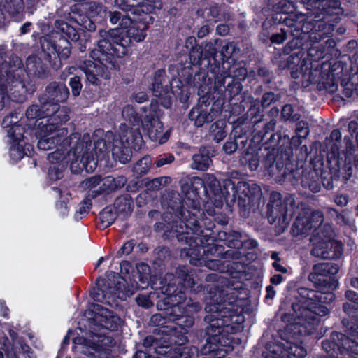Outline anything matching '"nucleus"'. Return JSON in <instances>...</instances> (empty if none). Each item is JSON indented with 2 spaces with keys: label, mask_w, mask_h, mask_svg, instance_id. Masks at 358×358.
I'll use <instances>...</instances> for the list:
<instances>
[{
  "label": "nucleus",
  "mask_w": 358,
  "mask_h": 358,
  "mask_svg": "<svg viewBox=\"0 0 358 358\" xmlns=\"http://www.w3.org/2000/svg\"><path fill=\"white\" fill-rule=\"evenodd\" d=\"M299 293V303H294L292 305L294 313L292 315V320L289 319V315H285L282 317L283 321L289 322L285 328V333L288 336L282 343L287 358L291 356L304 358L306 356L307 351L302 345L301 336L312 334L319 324L320 317L329 313L325 306H314L317 310L309 308V301L319 297L315 292L302 289Z\"/></svg>",
  "instance_id": "obj_1"
},
{
  "label": "nucleus",
  "mask_w": 358,
  "mask_h": 358,
  "mask_svg": "<svg viewBox=\"0 0 358 358\" xmlns=\"http://www.w3.org/2000/svg\"><path fill=\"white\" fill-rule=\"evenodd\" d=\"M64 136H62L60 141L55 144L59 145L61 149L57 148L49 154L48 159L52 163L63 160L66 157V153L62 151V149L66 145L70 146L68 154L73 157L71 163L73 172L78 173L84 169L87 172L93 171L96 166L97 160L105 159L108 154L106 141L101 138L96 139V135L93 136V144L89 134H84L83 136L73 134L69 138L65 139H63Z\"/></svg>",
  "instance_id": "obj_2"
},
{
  "label": "nucleus",
  "mask_w": 358,
  "mask_h": 358,
  "mask_svg": "<svg viewBox=\"0 0 358 358\" xmlns=\"http://www.w3.org/2000/svg\"><path fill=\"white\" fill-rule=\"evenodd\" d=\"M39 108L41 120L36 128L38 148L48 150L60 141L62 136L66 135L67 130L61 126L69 120V110L66 107H60L56 103L43 101Z\"/></svg>",
  "instance_id": "obj_3"
},
{
  "label": "nucleus",
  "mask_w": 358,
  "mask_h": 358,
  "mask_svg": "<svg viewBox=\"0 0 358 358\" xmlns=\"http://www.w3.org/2000/svg\"><path fill=\"white\" fill-rule=\"evenodd\" d=\"M147 15L143 19L145 20ZM148 26L145 21H132L127 29L120 30L111 29L109 31L100 30V39L98 45L101 51L112 54L116 57H122L128 52V49L132 42L143 41L145 36Z\"/></svg>",
  "instance_id": "obj_4"
},
{
  "label": "nucleus",
  "mask_w": 358,
  "mask_h": 358,
  "mask_svg": "<svg viewBox=\"0 0 358 358\" xmlns=\"http://www.w3.org/2000/svg\"><path fill=\"white\" fill-rule=\"evenodd\" d=\"M171 287V282H169L166 286L163 285L160 287L162 292L166 296L162 301L157 303V307L162 309L163 305L166 306L164 308L165 314L169 320L175 322L180 327H189L194 324V319L191 315L198 312L201 306L198 303H190V301L183 306L182 301L185 297L184 293L178 292L172 294Z\"/></svg>",
  "instance_id": "obj_5"
},
{
  "label": "nucleus",
  "mask_w": 358,
  "mask_h": 358,
  "mask_svg": "<svg viewBox=\"0 0 358 358\" xmlns=\"http://www.w3.org/2000/svg\"><path fill=\"white\" fill-rule=\"evenodd\" d=\"M322 347L326 358H354L358 355V324H353L348 335L332 333L330 338L322 341Z\"/></svg>",
  "instance_id": "obj_6"
},
{
  "label": "nucleus",
  "mask_w": 358,
  "mask_h": 358,
  "mask_svg": "<svg viewBox=\"0 0 358 358\" xmlns=\"http://www.w3.org/2000/svg\"><path fill=\"white\" fill-rule=\"evenodd\" d=\"M337 272V266L334 264L320 263L314 265L313 272L310 273L308 279L315 284H319L320 282L322 280L324 285V287L320 288V292L313 290L319 297L315 298L314 300L309 301L310 303L309 308H312V310H317L314 306H324L322 303H329L334 299V295L331 291L335 288V284L334 282H332L330 278H327V276L329 274L333 275ZM302 289L303 288H300L299 292H300V290ZM305 289H307V288ZM308 290H309V289H308ZM310 291H312V289H310ZM299 299L300 293H299L296 303H299Z\"/></svg>",
  "instance_id": "obj_7"
},
{
  "label": "nucleus",
  "mask_w": 358,
  "mask_h": 358,
  "mask_svg": "<svg viewBox=\"0 0 358 358\" xmlns=\"http://www.w3.org/2000/svg\"><path fill=\"white\" fill-rule=\"evenodd\" d=\"M120 134L113 137L112 153L122 164L129 162L131 157V150H138L143 143V138L138 129H129L125 125L120 127Z\"/></svg>",
  "instance_id": "obj_8"
},
{
  "label": "nucleus",
  "mask_w": 358,
  "mask_h": 358,
  "mask_svg": "<svg viewBox=\"0 0 358 358\" xmlns=\"http://www.w3.org/2000/svg\"><path fill=\"white\" fill-rule=\"evenodd\" d=\"M91 57L94 60L85 61L80 65V69L90 83L98 85L101 78H110L109 69L115 68V62L110 57H115V55L103 52L98 46L97 50H94L91 52Z\"/></svg>",
  "instance_id": "obj_9"
},
{
  "label": "nucleus",
  "mask_w": 358,
  "mask_h": 358,
  "mask_svg": "<svg viewBox=\"0 0 358 358\" xmlns=\"http://www.w3.org/2000/svg\"><path fill=\"white\" fill-rule=\"evenodd\" d=\"M157 106L152 103L149 112L145 109L144 110L145 115L141 120V124L143 130L152 141H158L159 144H163L168 139L169 135L166 134L161 136L163 126L159 120V111L157 110Z\"/></svg>",
  "instance_id": "obj_10"
},
{
  "label": "nucleus",
  "mask_w": 358,
  "mask_h": 358,
  "mask_svg": "<svg viewBox=\"0 0 358 358\" xmlns=\"http://www.w3.org/2000/svg\"><path fill=\"white\" fill-rule=\"evenodd\" d=\"M323 214L320 210H308L300 213L293 224L292 231L294 236H306L312 229L318 230L323 222Z\"/></svg>",
  "instance_id": "obj_11"
},
{
  "label": "nucleus",
  "mask_w": 358,
  "mask_h": 358,
  "mask_svg": "<svg viewBox=\"0 0 358 358\" xmlns=\"http://www.w3.org/2000/svg\"><path fill=\"white\" fill-rule=\"evenodd\" d=\"M152 92L156 102H160L161 105L166 108L171 106L173 93L169 81L161 76L160 72L155 74Z\"/></svg>",
  "instance_id": "obj_12"
},
{
  "label": "nucleus",
  "mask_w": 358,
  "mask_h": 358,
  "mask_svg": "<svg viewBox=\"0 0 358 358\" xmlns=\"http://www.w3.org/2000/svg\"><path fill=\"white\" fill-rule=\"evenodd\" d=\"M93 311L94 320L106 329L115 330L121 323V319L117 315L101 305L94 306Z\"/></svg>",
  "instance_id": "obj_13"
},
{
  "label": "nucleus",
  "mask_w": 358,
  "mask_h": 358,
  "mask_svg": "<svg viewBox=\"0 0 358 358\" xmlns=\"http://www.w3.org/2000/svg\"><path fill=\"white\" fill-rule=\"evenodd\" d=\"M153 0H115V4L119 8L126 10L132 11L136 14L140 11L147 14L150 13L155 6Z\"/></svg>",
  "instance_id": "obj_14"
},
{
  "label": "nucleus",
  "mask_w": 358,
  "mask_h": 358,
  "mask_svg": "<svg viewBox=\"0 0 358 358\" xmlns=\"http://www.w3.org/2000/svg\"><path fill=\"white\" fill-rule=\"evenodd\" d=\"M331 250H324L320 247L319 242L317 241L315 247L311 250V254L322 259H334L338 257L343 251L342 245L340 242L333 240L330 242Z\"/></svg>",
  "instance_id": "obj_15"
},
{
  "label": "nucleus",
  "mask_w": 358,
  "mask_h": 358,
  "mask_svg": "<svg viewBox=\"0 0 358 358\" xmlns=\"http://www.w3.org/2000/svg\"><path fill=\"white\" fill-rule=\"evenodd\" d=\"M46 94L52 101L64 102L68 99L69 91L64 83L54 82L46 87Z\"/></svg>",
  "instance_id": "obj_16"
},
{
  "label": "nucleus",
  "mask_w": 358,
  "mask_h": 358,
  "mask_svg": "<svg viewBox=\"0 0 358 358\" xmlns=\"http://www.w3.org/2000/svg\"><path fill=\"white\" fill-rule=\"evenodd\" d=\"M194 182L205 187H209L215 196H219L220 199L224 195V192L220 189V182L211 174H206L203 179L196 178L194 179Z\"/></svg>",
  "instance_id": "obj_17"
},
{
  "label": "nucleus",
  "mask_w": 358,
  "mask_h": 358,
  "mask_svg": "<svg viewBox=\"0 0 358 358\" xmlns=\"http://www.w3.org/2000/svg\"><path fill=\"white\" fill-rule=\"evenodd\" d=\"M101 178L96 176L86 179L82 183L83 187L87 191V198H95L103 193Z\"/></svg>",
  "instance_id": "obj_18"
},
{
  "label": "nucleus",
  "mask_w": 358,
  "mask_h": 358,
  "mask_svg": "<svg viewBox=\"0 0 358 358\" xmlns=\"http://www.w3.org/2000/svg\"><path fill=\"white\" fill-rule=\"evenodd\" d=\"M24 9L23 0H0V10L10 15L20 13Z\"/></svg>",
  "instance_id": "obj_19"
},
{
  "label": "nucleus",
  "mask_w": 358,
  "mask_h": 358,
  "mask_svg": "<svg viewBox=\"0 0 358 358\" xmlns=\"http://www.w3.org/2000/svg\"><path fill=\"white\" fill-rule=\"evenodd\" d=\"M26 69L29 74H32L38 78L43 77L45 74L46 69L41 63L39 58L36 56H31L27 58L26 62Z\"/></svg>",
  "instance_id": "obj_20"
},
{
  "label": "nucleus",
  "mask_w": 358,
  "mask_h": 358,
  "mask_svg": "<svg viewBox=\"0 0 358 358\" xmlns=\"http://www.w3.org/2000/svg\"><path fill=\"white\" fill-rule=\"evenodd\" d=\"M192 159V168L201 171L206 170L211 162V159L205 148L200 149L199 153L193 156Z\"/></svg>",
  "instance_id": "obj_21"
},
{
  "label": "nucleus",
  "mask_w": 358,
  "mask_h": 358,
  "mask_svg": "<svg viewBox=\"0 0 358 358\" xmlns=\"http://www.w3.org/2000/svg\"><path fill=\"white\" fill-rule=\"evenodd\" d=\"M114 206L116 213L122 216L130 215L133 210V201L129 196H122L115 201Z\"/></svg>",
  "instance_id": "obj_22"
},
{
  "label": "nucleus",
  "mask_w": 358,
  "mask_h": 358,
  "mask_svg": "<svg viewBox=\"0 0 358 358\" xmlns=\"http://www.w3.org/2000/svg\"><path fill=\"white\" fill-rule=\"evenodd\" d=\"M348 302L343 304V310L351 317H355L358 312V294L354 291L348 290L345 292Z\"/></svg>",
  "instance_id": "obj_23"
},
{
  "label": "nucleus",
  "mask_w": 358,
  "mask_h": 358,
  "mask_svg": "<svg viewBox=\"0 0 358 358\" xmlns=\"http://www.w3.org/2000/svg\"><path fill=\"white\" fill-rule=\"evenodd\" d=\"M5 51L3 48H0V79L2 80L5 76H8L12 71H14V69L20 68L22 65V61L18 57H13L12 58L14 65L10 66V69H8V64L6 61H3L5 56Z\"/></svg>",
  "instance_id": "obj_24"
},
{
  "label": "nucleus",
  "mask_w": 358,
  "mask_h": 358,
  "mask_svg": "<svg viewBox=\"0 0 358 358\" xmlns=\"http://www.w3.org/2000/svg\"><path fill=\"white\" fill-rule=\"evenodd\" d=\"M126 180L124 177H119L115 178L113 176H107L101 178L102 190L103 193L114 191L118 188L124 186Z\"/></svg>",
  "instance_id": "obj_25"
},
{
  "label": "nucleus",
  "mask_w": 358,
  "mask_h": 358,
  "mask_svg": "<svg viewBox=\"0 0 358 358\" xmlns=\"http://www.w3.org/2000/svg\"><path fill=\"white\" fill-rule=\"evenodd\" d=\"M189 118L191 120L194 121L196 127H201L204 123L212 120L208 112L201 108H192L189 113Z\"/></svg>",
  "instance_id": "obj_26"
},
{
  "label": "nucleus",
  "mask_w": 358,
  "mask_h": 358,
  "mask_svg": "<svg viewBox=\"0 0 358 358\" xmlns=\"http://www.w3.org/2000/svg\"><path fill=\"white\" fill-rule=\"evenodd\" d=\"M109 18L112 24H119L120 27L117 29L121 31L127 29L128 26L132 24V20L129 17L124 15L118 11L110 12Z\"/></svg>",
  "instance_id": "obj_27"
},
{
  "label": "nucleus",
  "mask_w": 358,
  "mask_h": 358,
  "mask_svg": "<svg viewBox=\"0 0 358 358\" xmlns=\"http://www.w3.org/2000/svg\"><path fill=\"white\" fill-rule=\"evenodd\" d=\"M116 293H113V291L107 292L105 289L98 287L91 292V296L94 301L110 303L113 302L115 295Z\"/></svg>",
  "instance_id": "obj_28"
},
{
  "label": "nucleus",
  "mask_w": 358,
  "mask_h": 358,
  "mask_svg": "<svg viewBox=\"0 0 358 358\" xmlns=\"http://www.w3.org/2000/svg\"><path fill=\"white\" fill-rule=\"evenodd\" d=\"M54 50L60 59H66L71 54V44L65 38H59L57 43L52 45Z\"/></svg>",
  "instance_id": "obj_29"
},
{
  "label": "nucleus",
  "mask_w": 358,
  "mask_h": 358,
  "mask_svg": "<svg viewBox=\"0 0 358 358\" xmlns=\"http://www.w3.org/2000/svg\"><path fill=\"white\" fill-rule=\"evenodd\" d=\"M264 356V358H287L282 343L269 345Z\"/></svg>",
  "instance_id": "obj_30"
},
{
  "label": "nucleus",
  "mask_w": 358,
  "mask_h": 358,
  "mask_svg": "<svg viewBox=\"0 0 358 358\" xmlns=\"http://www.w3.org/2000/svg\"><path fill=\"white\" fill-rule=\"evenodd\" d=\"M317 241L319 242L320 247H323L324 250H331L330 242L333 241L331 238V231H327L326 235H320V231L317 233V236H314L310 238V242L313 243V247H315Z\"/></svg>",
  "instance_id": "obj_31"
},
{
  "label": "nucleus",
  "mask_w": 358,
  "mask_h": 358,
  "mask_svg": "<svg viewBox=\"0 0 358 358\" xmlns=\"http://www.w3.org/2000/svg\"><path fill=\"white\" fill-rule=\"evenodd\" d=\"M116 217V212L110 207L105 208L99 214V220L103 227H108L112 224Z\"/></svg>",
  "instance_id": "obj_32"
},
{
  "label": "nucleus",
  "mask_w": 358,
  "mask_h": 358,
  "mask_svg": "<svg viewBox=\"0 0 358 358\" xmlns=\"http://www.w3.org/2000/svg\"><path fill=\"white\" fill-rule=\"evenodd\" d=\"M24 129L20 124H15L8 130V134L13 143H24Z\"/></svg>",
  "instance_id": "obj_33"
},
{
  "label": "nucleus",
  "mask_w": 358,
  "mask_h": 358,
  "mask_svg": "<svg viewBox=\"0 0 358 358\" xmlns=\"http://www.w3.org/2000/svg\"><path fill=\"white\" fill-rule=\"evenodd\" d=\"M99 340H96L94 337L92 338V343L89 344L91 348L94 349L96 348V343H98ZM74 343L76 345V348L78 351L85 354H92L91 352H88L85 350L86 346L88 345V341L83 337H77L74 339Z\"/></svg>",
  "instance_id": "obj_34"
},
{
  "label": "nucleus",
  "mask_w": 358,
  "mask_h": 358,
  "mask_svg": "<svg viewBox=\"0 0 358 358\" xmlns=\"http://www.w3.org/2000/svg\"><path fill=\"white\" fill-rule=\"evenodd\" d=\"M177 274L180 278V282L182 281L185 287L192 288L194 285L193 274L189 273L185 266L179 267Z\"/></svg>",
  "instance_id": "obj_35"
},
{
  "label": "nucleus",
  "mask_w": 358,
  "mask_h": 358,
  "mask_svg": "<svg viewBox=\"0 0 358 358\" xmlns=\"http://www.w3.org/2000/svg\"><path fill=\"white\" fill-rule=\"evenodd\" d=\"M57 27L60 31L69 39L72 41H77L79 38V35L77 31L69 24L65 22H57Z\"/></svg>",
  "instance_id": "obj_36"
},
{
  "label": "nucleus",
  "mask_w": 358,
  "mask_h": 358,
  "mask_svg": "<svg viewBox=\"0 0 358 358\" xmlns=\"http://www.w3.org/2000/svg\"><path fill=\"white\" fill-rule=\"evenodd\" d=\"M24 143H13L10 148V155L12 159L17 162L22 159L27 154L24 148Z\"/></svg>",
  "instance_id": "obj_37"
},
{
  "label": "nucleus",
  "mask_w": 358,
  "mask_h": 358,
  "mask_svg": "<svg viewBox=\"0 0 358 358\" xmlns=\"http://www.w3.org/2000/svg\"><path fill=\"white\" fill-rule=\"evenodd\" d=\"M151 159L149 157H144L134 166V171L139 176L146 174L150 167Z\"/></svg>",
  "instance_id": "obj_38"
},
{
  "label": "nucleus",
  "mask_w": 358,
  "mask_h": 358,
  "mask_svg": "<svg viewBox=\"0 0 358 358\" xmlns=\"http://www.w3.org/2000/svg\"><path fill=\"white\" fill-rule=\"evenodd\" d=\"M122 114L125 120L132 123L133 124H138L141 122L142 120L138 118L134 108L131 106H125L122 110Z\"/></svg>",
  "instance_id": "obj_39"
},
{
  "label": "nucleus",
  "mask_w": 358,
  "mask_h": 358,
  "mask_svg": "<svg viewBox=\"0 0 358 358\" xmlns=\"http://www.w3.org/2000/svg\"><path fill=\"white\" fill-rule=\"evenodd\" d=\"M91 206L92 203L90 199L86 198L83 200L74 214L75 219L81 220L88 213Z\"/></svg>",
  "instance_id": "obj_40"
},
{
  "label": "nucleus",
  "mask_w": 358,
  "mask_h": 358,
  "mask_svg": "<svg viewBox=\"0 0 358 358\" xmlns=\"http://www.w3.org/2000/svg\"><path fill=\"white\" fill-rule=\"evenodd\" d=\"M90 15L92 17L100 16L104 17L106 14V8L99 3H92L90 6Z\"/></svg>",
  "instance_id": "obj_41"
},
{
  "label": "nucleus",
  "mask_w": 358,
  "mask_h": 358,
  "mask_svg": "<svg viewBox=\"0 0 358 358\" xmlns=\"http://www.w3.org/2000/svg\"><path fill=\"white\" fill-rule=\"evenodd\" d=\"M26 116L27 119L29 120L37 119L36 123L38 124V122L41 120V113L39 106H31L26 111ZM36 126L38 127V124H36Z\"/></svg>",
  "instance_id": "obj_42"
},
{
  "label": "nucleus",
  "mask_w": 358,
  "mask_h": 358,
  "mask_svg": "<svg viewBox=\"0 0 358 358\" xmlns=\"http://www.w3.org/2000/svg\"><path fill=\"white\" fill-rule=\"evenodd\" d=\"M69 85L71 88L72 95L73 96H79L83 87L80 77L74 76L71 78L69 81Z\"/></svg>",
  "instance_id": "obj_43"
},
{
  "label": "nucleus",
  "mask_w": 358,
  "mask_h": 358,
  "mask_svg": "<svg viewBox=\"0 0 358 358\" xmlns=\"http://www.w3.org/2000/svg\"><path fill=\"white\" fill-rule=\"evenodd\" d=\"M137 270L140 273V280L143 283L147 282L150 278V271L149 266L143 263L138 264L137 266Z\"/></svg>",
  "instance_id": "obj_44"
},
{
  "label": "nucleus",
  "mask_w": 358,
  "mask_h": 358,
  "mask_svg": "<svg viewBox=\"0 0 358 358\" xmlns=\"http://www.w3.org/2000/svg\"><path fill=\"white\" fill-rule=\"evenodd\" d=\"M282 117L285 120L296 121L299 119V116L297 114L293 115V108L291 105L289 104L284 106L282 108Z\"/></svg>",
  "instance_id": "obj_45"
},
{
  "label": "nucleus",
  "mask_w": 358,
  "mask_h": 358,
  "mask_svg": "<svg viewBox=\"0 0 358 358\" xmlns=\"http://www.w3.org/2000/svg\"><path fill=\"white\" fill-rule=\"evenodd\" d=\"M296 131L299 137L306 138L309 134V128L307 122L301 121L297 123Z\"/></svg>",
  "instance_id": "obj_46"
},
{
  "label": "nucleus",
  "mask_w": 358,
  "mask_h": 358,
  "mask_svg": "<svg viewBox=\"0 0 358 358\" xmlns=\"http://www.w3.org/2000/svg\"><path fill=\"white\" fill-rule=\"evenodd\" d=\"M170 182L171 178L169 177L163 176L152 180L151 182V185L152 187L155 189H160L162 187H165Z\"/></svg>",
  "instance_id": "obj_47"
},
{
  "label": "nucleus",
  "mask_w": 358,
  "mask_h": 358,
  "mask_svg": "<svg viewBox=\"0 0 358 358\" xmlns=\"http://www.w3.org/2000/svg\"><path fill=\"white\" fill-rule=\"evenodd\" d=\"M341 133L338 129H334L332 131L330 138L332 141H334V151L338 150L339 148V146L341 145Z\"/></svg>",
  "instance_id": "obj_48"
},
{
  "label": "nucleus",
  "mask_w": 358,
  "mask_h": 358,
  "mask_svg": "<svg viewBox=\"0 0 358 358\" xmlns=\"http://www.w3.org/2000/svg\"><path fill=\"white\" fill-rule=\"evenodd\" d=\"M136 300L138 306L145 308H148L153 305L152 302L150 299V297L146 295H140L136 297Z\"/></svg>",
  "instance_id": "obj_49"
},
{
  "label": "nucleus",
  "mask_w": 358,
  "mask_h": 358,
  "mask_svg": "<svg viewBox=\"0 0 358 358\" xmlns=\"http://www.w3.org/2000/svg\"><path fill=\"white\" fill-rule=\"evenodd\" d=\"M231 71H233V76L240 80H243L247 75V69L244 67H236L235 66L232 67Z\"/></svg>",
  "instance_id": "obj_50"
},
{
  "label": "nucleus",
  "mask_w": 358,
  "mask_h": 358,
  "mask_svg": "<svg viewBox=\"0 0 358 358\" xmlns=\"http://www.w3.org/2000/svg\"><path fill=\"white\" fill-rule=\"evenodd\" d=\"M173 160L174 157L173 155L160 156L156 161V166L157 167H161L165 164H171Z\"/></svg>",
  "instance_id": "obj_51"
},
{
  "label": "nucleus",
  "mask_w": 358,
  "mask_h": 358,
  "mask_svg": "<svg viewBox=\"0 0 358 358\" xmlns=\"http://www.w3.org/2000/svg\"><path fill=\"white\" fill-rule=\"evenodd\" d=\"M275 100V94L273 92H268L264 94L262 101L263 107H268Z\"/></svg>",
  "instance_id": "obj_52"
},
{
  "label": "nucleus",
  "mask_w": 358,
  "mask_h": 358,
  "mask_svg": "<svg viewBox=\"0 0 358 358\" xmlns=\"http://www.w3.org/2000/svg\"><path fill=\"white\" fill-rule=\"evenodd\" d=\"M238 145L234 141H228L223 145V150L227 154H231L237 150Z\"/></svg>",
  "instance_id": "obj_53"
},
{
  "label": "nucleus",
  "mask_w": 358,
  "mask_h": 358,
  "mask_svg": "<svg viewBox=\"0 0 358 358\" xmlns=\"http://www.w3.org/2000/svg\"><path fill=\"white\" fill-rule=\"evenodd\" d=\"M56 208H57V210H58L59 213L62 216H65L68 214L69 208L67 206V203L65 201H59L56 204Z\"/></svg>",
  "instance_id": "obj_54"
},
{
  "label": "nucleus",
  "mask_w": 358,
  "mask_h": 358,
  "mask_svg": "<svg viewBox=\"0 0 358 358\" xmlns=\"http://www.w3.org/2000/svg\"><path fill=\"white\" fill-rule=\"evenodd\" d=\"M6 94V89L3 86L0 85V110H3L5 107Z\"/></svg>",
  "instance_id": "obj_55"
},
{
  "label": "nucleus",
  "mask_w": 358,
  "mask_h": 358,
  "mask_svg": "<svg viewBox=\"0 0 358 358\" xmlns=\"http://www.w3.org/2000/svg\"><path fill=\"white\" fill-rule=\"evenodd\" d=\"M132 250L133 243L131 242H127L121 247L118 251V253L120 255H128L132 251Z\"/></svg>",
  "instance_id": "obj_56"
},
{
  "label": "nucleus",
  "mask_w": 358,
  "mask_h": 358,
  "mask_svg": "<svg viewBox=\"0 0 358 358\" xmlns=\"http://www.w3.org/2000/svg\"><path fill=\"white\" fill-rule=\"evenodd\" d=\"M187 232L186 233H180L177 235V238L180 241H184L186 244L189 245V247H192V238L187 236Z\"/></svg>",
  "instance_id": "obj_57"
},
{
  "label": "nucleus",
  "mask_w": 358,
  "mask_h": 358,
  "mask_svg": "<svg viewBox=\"0 0 358 358\" xmlns=\"http://www.w3.org/2000/svg\"><path fill=\"white\" fill-rule=\"evenodd\" d=\"M286 38V36L284 33H282V34H273L272 36H271V41L273 43H282L284 42V41L285 40Z\"/></svg>",
  "instance_id": "obj_58"
},
{
  "label": "nucleus",
  "mask_w": 358,
  "mask_h": 358,
  "mask_svg": "<svg viewBox=\"0 0 358 358\" xmlns=\"http://www.w3.org/2000/svg\"><path fill=\"white\" fill-rule=\"evenodd\" d=\"M50 177L53 180H57L62 176V172L56 170L55 167L50 168L48 172Z\"/></svg>",
  "instance_id": "obj_59"
},
{
  "label": "nucleus",
  "mask_w": 358,
  "mask_h": 358,
  "mask_svg": "<svg viewBox=\"0 0 358 358\" xmlns=\"http://www.w3.org/2000/svg\"><path fill=\"white\" fill-rule=\"evenodd\" d=\"M334 201L338 206H344L348 203V199L345 196L338 195L335 197Z\"/></svg>",
  "instance_id": "obj_60"
},
{
  "label": "nucleus",
  "mask_w": 358,
  "mask_h": 358,
  "mask_svg": "<svg viewBox=\"0 0 358 358\" xmlns=\"http://www.w3.org/2000/svg\"><path fill=\"white\" fill-rule=\"evenodd\" d=\"M134 99L138 103H143L148 99V96L145 92H141L135 94Z\"/></svg>",
  "instance_id": "obj_61"
},
{
  "label": "nucleus",
  "mask_w": 358,
  "mask_h": 358,
  "mask_svg": "<svg viewBox=\"0 0 358 358\" xmlns=\"http://www.w3.org/2000/svg\"><path fill=\"white\" fill-rule=\"evenodd\" d=\"M324 87L330 93L335 92L338 88V86L334 82L325 83Z\"/></svg>",
  "instance_id": "obj_62"
},
{
  "label": "nucleus",
  "mask_w": 358,
  "mask_h": 358,
  "mask_svg": "<svg viewBox=\"0 0 358 358\" xmlns=\"http://www.w3.org/2000/svg\"><path fill=\"white\" fill-rule=\"evenodd\" d=\"M216 31L220 35H226L229 32V27L224 24H219L217 27Z\"/></svg>",
  "instance_id": "obj_63"
},
{
  "label": "nucleus",
  "mask_w": 358,
  "mask_h": 358,
  "mask_svg": "<svg viewBox=\"0 0 358 358\" xmlns=\"http://www.w3.org/2000/svg\"><path fill=\"white\" fill-rule=\"evenodd\" d=\"M272 265L273 267L275 269V271L278 272L285 273L287 271V268L282 266L279 262L275 261Z\"/></svg>",
  "instance_id": "obj_64"
}]
</instances>
